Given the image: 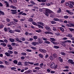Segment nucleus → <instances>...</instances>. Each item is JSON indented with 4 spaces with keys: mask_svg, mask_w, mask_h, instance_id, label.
<instances>
[{
    "mask_svg": "<svg viewBox=\"0 0 74 74\" xmlns=\"http://www.w3.org/2000/svg\"><path fill=\"white\" fill-rule=\"evenodd\" d=\"M9 32L10 33H14V32L10 30L9 31Z\"/></svg>",
    "mask_w": 74,
    "mask_h": 74,
    "instance_id": "nucleus-56",
    "label": "nucleus"
},
{
    "mask_svg": "<svg viewBox=\"0 0 74 74\" xmlns=\"http://www.w3.org/2000/svg\"><path fill=\"white\" fill-rule=\"evenodd\" d=\"M21 55H22L26 56V53H21Z\"/></svg>",
    "mask_w": 74,
    "mask_h": 74,
    "instance_id": "nucleus-33",
    "label": "nucleus"
},
{
    "mask_svg": "<svg viewBox=\"0 0 74 74\" xmlns=\"http://www.w3.org/2000/svg\"><path fill=\"white\" fill-rule=\"evenodd\" d=\"M30 71H25L24 73H25V74H29V73H30Z\"/></svg>",
    "mask_w": 74,
    "mask_h": 74,
    "instance_id": "nucleus-17",
    "label": "nucleus"
},
{
    "mask_svg": "<svg viewBox=\"0 0 74 74\" xmlns=\"http://www.w3.org/2000/svg\"><path fill=\"white\" fill-rule=\"evenodd\" d=\"M0 14H1L2 15H5V14H4V13L2 11L0 10Z\"/></svg>",
    "mask_w": 74,
    "mask_h": 74,
    "instance_id": "nucleus-15",
    "label": "nucleus"
},
{
    "mask_svg": "<svg viewBox=\"0 0 74 74\" xmlns=\"http://www.w3.org/2000/svg\"><path fill=\"white\" fill-rule=\"evenodd\" d=\"M69 18V16H64V18H65V19H67Z\"/></svg>",
    "mask_w": 74,
    "mask_h": 74,
    "instance_id": "nucleus-48",
    "label": "nucleus"
},
{
    "mask_svg": "<svg viewBox=\"0 0 74 74\" xmlns=\"http://www.w3.org/2000/svg\"><path fill=\"white\" fill-rule=\"evenodd\" d=\"M11 11H12L11 13L12 14H17V11L16 10H11Z\"/></svg>",
    "mask_w": 74,
    "mask_h": 74,
    "instance_id": "nucleus-5",
    "label": "nucleus"
},
{
    "mask_svg": "<svg viewBox=\"0 0 74 74\" xmlns=\"http://www.w3.org/2000/svg\"><path fill=\"white\" fill-rule=\"evenodd\" d=\"M8 52L9 54H12V53H13V51L10 50H8Z\"/></svg>",
    "mask_w": 74,
    "mask_h": 74,
    "instance_id": "nucleus-14",
    "label": "nucleus"
},
{
    "mask_svg": "<svg viewBox=\"0 0 74 74\" xmlns=\"http://www.w3.org/2000/svg\"><path fill=\"white\" fill-rule=\"evenodd\" d=\"M45 43H46V44H51V42L47 41H45Z\"/></svg>",
    "mask_w": 74,
    "mask_h": 74,
    "instance_id": "nucleus-30",
    "label": "nucleus"
},
{
    "mask_svg": "<svg viewBox=\"0 0 74 74\" xmlns=\"http://www.w3.org/2000/svg\"><path fill=\"white\" fill-rule=\"evenodd\" d=\"M62 45H63V46L64 47H66V44H65V43H63L62 44Z\"/></svg>",
    "mask_w": 74,
    "mask_h": 74,
    "instance_id": "nucleus-58",
    "label": "nucleus"
},
{
    "mask_svg": "<svg viewBox=\"0 0 74 74\" xmlns=\"http://www.w3.org/2000/svg\"><path fill=\"white\" fill-rule=\"evenodd\" d=\"M34 66H39V63H35L34 64Z\"/></svg>",
    "mask_w": 74,
    "mask_h": 74,
    "instance_id": "nucleus-36",
    "label": "nucleus"
},
{
    "mask_svg": "<svg viewBox=\"0 0 74 74\" xmlns=\"http://www.w3.org/2000/svg\"><path fill=\"white\" fill-rule=\"evenodd\" d=\"M54 48H56V49H57L59 48V47L57 46H54Z\"/></svg>",
    "mask_w": 74,
    "mask_h": 74,
    "instance_id": "nucleus-32",
    "label": "nucleus"
},
{
    "mask_svg": "<svg viewBox=\"0 0 74 74\" xmlns=\"http://www.w3.org/2000/svg\"><path fill=\"white\" fill-rule=\"evenodd\" d=\"M29 22H33V19L32 18H29Z\"/></svg>",
    "mask_w": 74,
    "mask_h": 74,
    "instance_id": "nucleus-25",
    "label": "nucleus"
},
{
    "mask_svg": "<svg viewBox=\"0 0 74 74\" xmlns=\"http://www.w3.org/2000/svg\"><path fill=\"white\" fill-rule=\"evenodd\" d=\"M26 51L27 52H32V51L31 50L29 49H27Z\"/></svg>",
    "mask_w": 74,
    "mask_h": 74,
    "instance_id": "nucleus-45",
    "label": "nucleus"
},
{
    "mask_svg": "<svg viewBox=\"0 0 74 74\" xmlns=\"http://www.w3.org/2000/svg\"><path fill=\"white\" fill-rule=\"evenodd\" d=\"M35 69H36V70H40V68L38 67H36L35 68Z\"/></svg>",
    "mask_w": 74,
    "mask_h": 74,
    "instance_id": "nucleus-53",
    "label": "nucleus"
},
{
    "mask_svg": "<svg viewBox=\"0 0 74 74\" xmlns=\"http://www.w3.org/2000/svg\"><path fill=\"white\" fill-rule=\"evenodd\" d=\"M11 25H16V23L14 22V21H11L10 22Z\"/></svg>",
    "mask_w": 74,
    "mask_h": 74,
    "instance_id": "nucleus-8",
    "label": "nucleus"
},
{
    "mask_svg": "<svg viewBox=\"0 0 74 74\" xmlns=\"http://www.w3.org/2000/svg\"><path fill=\"white\" fill-rule=\"evenodd\" d=\"M53 56L54 58H56L58 56V55H57V54H56L54 53L53 54Z\"/></svg>",
    "mask_w": 74,
    "mask_h": 74,
    "instance_id": "nucleus-22",
    "label": "nucleus"
},
{
    "mask_svg": "<svg viewBox=\"0 0 74 74\" xmlns=\"http://www.w3.org/2000/svg\"><path fill=\"white\" fill-rule=\"evenodd\" d=\"M21 64H22V62H18L17 64L18 66H20V65H21Z\"/></svg>",
    "mask_w": 74,
    "mask_h": 74,
    "instance_id": "nucleus-49",
    "label": "nucleus"
},
{
    "mask_svg": "<svg viewBox=\"0 0 74 74\" xmlns=\"http://www.w3.org/2000/svg\"><path fill=\"white\" fill-rule=\"evenodd\" d=\"M63 71H69V70L68 69L64 70Z\"/></svg>",
    "mask_w": 74,
    "mask_h": 74,
    "instance_id": "nucleus-63",
    "label": "nucleus"
},
{
    "mask_svg": "<svg viewBox=\"0 0 74 74\" xmlns=\"http://www.w3.org/2000/svg\"><path fill=\"white\" fill-rule=\"evenodd\" d=\"M68 62L69 64L70 63L72 64H74V62H73V60H72L69 59L68 60Z\"/></svg>",
    "mask_w": 74,
    "mask_h": 74,
    "instance_id": "nucleus-3",
    "label": "nucleus"
},
{
    "mask_svg": "<svg viewBox=\"0 0 74 74\" xmlns=\"http://www.w3.org/2000/svg\"><path fill=\"white\" fill-rule=\"evenodd\" d=\"M4 30L5 32H7V28L5 27L4 29Z\"/></svg>",
    "mask_w": 74,
    "mask_h": 74,
    "instance_id": "nucleus-43",
    "label": "nucleus"
},
{
    "mask_svg": "<svg viewBox=\"0 0 74 74\" xmlns=\"http://www.w3.org/2000/svg\"><path fill=\"white\" fill-rule=\"evenodd\" d=\"M14 31V32H18V33H20V32H21V30H20L19 29H15Z\"/></svg>",
    "mask_w": 74,
    "mask_h": 74,
    "instance_id": "nucleus-20",
    "label": "nucleus"
},
{
    "mask_svg": "<svg viewBox=\"0 0 74 74\" xmlns=\"http://www.w3.org/2000/svg\"><path fill=\"white\" fill-rule=\"evenodd\" d=\"M28 63L29 64H34V63L31 62H28Z\"/></svg>",
    "mask_w": 74,
    "mask_h": 74,
    "instance_id": "nucleus-46",
    "label": "nucleus"
},
{
    "mask_svg": "<svg viewBox=\"0 0 74 74\" xmlns=\"http://www.w3.org/2000/svg\"><path fill=\"white\" fill-rule=\"evenodd\" d=\"M11 8H13V9H16V7H15V6H14L13 5L11 6Z\"/></svg>",
    "mask_w": 74,
    "mask_h": 74,
    "instance_id": "nucleus-19",
    "label": "nucleus"
},
{
    "mask_svg": "<svg viewBox=\"0 0 74 74\" xmlns=\"http://www.w3.org/2000/svg\"><path fill=\"white\" fill-rule=\"evenodd\" d=\"M38 41L40 44H41L42 43V40L40 39L39 38H38Z\"/></svg>",
    "mask_w": 74,
    "mask_h": 74,
    "instance_id": "nucleus-7",
    "label": "nucleus"
},
{
    "mask_svg": "<svg viewBox=\"0 0 74 74\" xmlns=\"http://www.w3.org/2000/svg\"><path fill=\"white\" fill-rule=\"evenodd\" d=\"M4 27V25H0V29L1 28H3Z\"/></svg>",
    "mask_w": 74,
    "mask_h": 74,
    "instance_id": "nucleus-42",
    "label": "nucleus"
},
{
    "mask_svg": "<svg viewBox=\"0 0 74 74\" xmlns=\"http://www.w3.org/2000/svg\"><path fill=\"white\" fill-rule=\"evenodd\" d=\"M43 65H44V64H43V63L40 64V67H42V66H43Z\"/></svg>",
    "mask_w": 74,
    "mask_h": 74,
    "instance_id": "nucleus-57",
    "label": "nucleus"
},
{
    "mask_svg": "<svg viewBox=\"0 0 74 74\" xmlns=\"http://www.w3.org/2000/svg\"><path fill=\"white\" fill-rule=\"evenodd\" d=\"M9 49L10 50H12V46H11V47H9Z\"/></svg>",
    "mask_w": 74,
    "mask_h": 74,
    "instance_id": "nucleus-55",
    "label": "nucleus"
},
{
    "mask_svg": "<svg viewBox=\"0 0 74 74\" xmlns=\"http://www.w3.org/2000/svg\"><path fill=\"white\" fill-rule=\"evenodd\" d=\"M71 26H72L73 27H74V24H70V27Z\"/></svg>",
    "mask_w": 74,
    "mask_h": 74,
    "instance_id": "nucleus-59",
    "label": "nucleus"
},
{
    "mask_svg": "<svg viewBox=\"0 0 74 74\" xmlns=\"http://www.w3.org/2000/svg\"><path fill=\"white\" fill-rule=\"evenodd\" d=\"M33 38H34V40H36V39H37V36H34L33 37Z\"/></svg>",
    "mask_w": 74,
    "mask_h": 74,
    "instance_id": "nucleus-34",
    "label": "nucleus"
},
{
    "mask_svg": "<svg viewBox=\"0 0 74 74\" xmlns=\"http://www.w3.org/2000/svg\"><path fill=\"white\" fill-rule=\"evenodd\" d=\"M22 41H25V38H23L22 39Z\"/></svg>",
    "mask_w": 74,
    "mask_h": 74,
    "instance_id": "nucleus-62",
    "label": "nucleus"
},
{
    "mask_svg": "<svg viewBox=\"0 0 74 74\" xmlns=\"http://www.w3.org/2000/svg\"><path fill=\"white\" fill-rule=\"evenodd\" d=\"M9 40L11 42H13L15 41V40L11 38H9Z\"/></svg>",
    "mask_w": 74,
    "mask_h": 74,
    "instance_id": "nucleus-13",
    "label": "nucleus"
},
{
    "mask_svg": "<svg viewBox=\"0 0 74 74\" xmlns=\"http://www.w3.org/2000/svg\"><path fill=\"white\" fill-rule=\"evenodd\" d=\"M31 48L33 49L34 50H36V48L33 47H31Z\"/></svg>",
    "mask_w": 74,
    "mask_h": 74,
    "instance_id": "nucleus-44",
    "label": "nucleus"
},
{
    "mask_svg": "<svg viewBox=\"0 0 74 74\" xmlns=\"http://www.w3.org/2000/svg\"><path fill=\"white\" fill-rule=\"evenodd\" d=\"M11 45L13 46H15V45H16V43H12L11 44Z\"/></svg>",
    "mask_w": 74,
    "mask_h": 74,
    "instance_id": "nucleus-40",
    "label": "nucleus"
},
{
    "mask_svg": "<svg viewBox=\"0 0 74 74\" xmlns=\"http://www.w3.org/2000/svg\"><path fill=\"white\" fill-rule=\"evenodd\" d=\"M5 64L6 65H9V63H8V62L7 61H5Z\"/></svg>",
    "mask_w": 74,
    "mask_h": 74,
    "instance_id": "nucleus-27",
    "label": "nucleus"
},
{
    "mask_svg": "<svg viewBox=\"0 0 74 74\" xmlns=\"http://www.w3.org/2000/svg\"><path fill=\"white\" fill-rule=\"evenodd\" d=\"M5 55H6V56H10V54L9 53H8V52H6L5 53Z\"/></svg>",
    "mask_w": 74,
    "mask_h": 74,
    "instance_id": "nucleus-12",
    "label": "nucleus"
},
{
    "mask_svg": "<svg viewBox=\"0 0 74 74\" xmlns=\"http://www.w3.org/2000/svg\"><path fill=\"white\" fill-rule=\"evenodd\" d=\"M65 4L66 6H69V5H69V7H70V8H73V5H74V2H69V3H66Z\"/></svg>",
    "mask_w": 74,
    "mask_h": 74,
    "instance_id": "nucleus-1",
    "label": "nucleus"
},
{
    "mask_svg": "<svg viewBox=\"0 0 74 74\" xmlns=\"http://www.w3.org/2000/svg\"><path fill=\"white\" fill-rule=\"evenodd\" d=\"M50 59L51 60H53V57H52V56H50Z\"/></svg>",
    "mask_w": 74,
    "mask_h": 74,
    "instance_id": "nucleus-51",
    "label": "nucleus"
},
{
    "mask_svg": "<svg viewBox=\"0 0 74 74\" xmlns=\"http://www.w3.org/2000/svg\"><path fill=\"white\" fill-rule=\"evenodd\" d=\"M38 27L39 28H42V29H43L44 28V27L40 25L39 27Z\"/></svg>",
    "mask_w": 74,
    "mask_h": 74,
    "instance_id": "nucleus-52",
    "label": "nucleus"
},
{
    "mask_svg": "<svg viewBox=\"0 0 74 74\" xmlns=\"http://www.w3.org/2000/svg\"><path fill=\"white\" fill-rule=\"evenodd\" d=\"M45 29L47 30H48V31H51V29L48 26H46L45 27Z\"/></svg>",
    "mask_w": 74,
    "mask_h": 74,
    "instance_id": "nucleus-6",
    "label": "nucleus"
},
{
    "mask_svg": "<svg viewBox=\"0 0 74 74\" xmlns=\"http://www.w3.org/2000/svg\"><path fill=\"white\" fill-rule=\"evenodd\" d=\"M36 32H38V33H40L41 32V29H39V30H36Z\"/></svg>",
    "mask_w": 74,
    "mask_h": 74,
    "instance_id": "nucleus-28",
    "label": "nucleus"
},
{
    "mask_svg": "<svg viewBox=\"0 0 74 74\" xmlns=\"http://www.w3.org/2000/svg\"><path fill=\"white\" fill-rule=\"evenodd\" d=\"M16 68L15 67H12L11 68V69L12 70H15L16 69Z\"/></svg>",
    "mask_w": 74,
    "mask_h": 74,
    "instance_id": "nucleus-31",
    "label": "nucleus"
},
{
    "mask_svg": "<svg viewBox=\"0 0 74 74\" xmlns=\"http://www.w3.org/2000/svg\"><path fill=\"white\" fill-rule=\"evenodd\" d=\"M13 63L15 64H17L18 63V61L16 60H15L13 61Z\"/></svg>",
    "mask_w": 74,
    "mask_h": 74,
    "instance_id": "nucleus-29",
    "label": "nucleus"
},
{
    "mask_svg": "<svg viewBox=\"0 0 74 74\" xmlns=\"http://www.w3.org/2000/svg\"><path fill=\"white\" fill-rule=\"evenodd\" d=\"M38 24H39V25H40L41 26H44V23L42 22H38L37 23Z\"/></svg>",
    "mask_w": 74,
    "mask_h": 74,
    "instance_id": "nucleus-9",
    "label": "nucleus"
},
{
    "mask_svg": "<svg viewBox=\"0 0 74 74\" xmlns=\"http://www.w3.org/2000/svg\"><path fill=\"white\" fill-rule=\"evenodd\" d=\"M32 23L33 25H36V23H35L34 22H32Z\"/></svg>",
    "mask_w": 74,
    "mask_h": 74,
    "instance_id": "nucleus-54",
    "label": "nucleus"
},
{
    "mask_svg": "<svg viewBox=\"0 0 74 74\" xmlns=\"http://www.w3.org/2000/svg\"><path fill=\"white\" fill-rule=\"evenodd\" d=\"M53 21H59V19L58 18H54L53 19Z\"/></svg>",
    "mask_w": 74,
    "mask_h": 74,
    "instance_id": "nucleus-18",
    "label": "nucleus"
},
{
    "mask_svg": "<svg viewBox=\"0 0 74 74\" xmlns=\"http://www.w3.org/2000/svg\"><path fill=\"white\" fill-rule=\"evenodd\" d=\"M66 26L68 27H70V24H67L66 25Z\"/></svg>",
    "mask_w": 74,
    "mask_h": 74,
    "instance_id": "nucleus-64",
    "label": "nucleus"
},
{
    "mask_svg": "<svg viewBox=\"0 0 74 74\" xmlns=\"http://www.w3.org/2000/svg\"><path fill=\"white\" fill-rule=\"evenodd\" d=\"M39 51L40 52H42V53H46V52H47V51H46L45 50L42 49H39Z\"/></svg>",
    "mask_w": 74,
    "mask_h": 74,
    "instance_id": "nucleus-4",
    "label": "nucleus"
},
{
    "mask_svg": "<svg viewBox=\"0 0 74 74\" xmlns=\"http://www.w3.org/2000/svg\"><path fill=\"white\" fill-rule=\"evenodd\" d=\"M50 39L51 40V42H54V41H55V39L54 38H51Z\"/></svg>",
    "mask_w": 74,
    "mask_h": 74,
    "instance_id": "nucleus-11",
    "label": "nucleus"
},
{
    "mask_svg": "<svg viewBox=\"0 0 74 74\" xmlns=\"http://www.w3.org/2000/svg\"><path fill=\"white\" fill-rule=\"evenodd\" d=\"M55 65L54 64H51L50 65V67L51 68V69H53V68H54V67H55Z\"/></svg>",
    "mask_w": 74,
    "mask_h": 74,
    "instance_id": "nucleus-10",
    "label": "nucleus"
},
{
    "mask_svg": "<svg viewBox=\"0 0 74 74\" xmlns=\"http://www.w3.org/2000/svg\"><path fill=\"white\" fill-rule=\"evenodd\" d=\"M13 21H14L16 22H18V21L16 19H13Z\"/></svg>",
    "mask_w": 74,
    "mask_h": 74,
    "instance_id": "nucleus-37",
    "label": "nucleus"
},
{
    "mask_svg": "<svg viewBox=\"0 0 74 74\" xmlns=\"http://www.w3.org/2000/svg\"><path fill=\"white\" fill-rule=\"evenodd\" d=\"M46 5H47L48 6H49V5H51V4L49 3H46Z\"/></svg>",
    "mask_w": 74,
    "mask_h": 74,
    "instance_id": "nucleus-61",
    "label": "nucleus"
},
{
    "mask_svg": "<svg viewBox=\"0 0 74 74\" xmlns=\"http://www.w3.org/2000/svg\"><path fill=\"white\" fill-rule=\"evenodd\" d=\"M68 36L69 37H70V38H71L73 37V36L71 34H68Z\"/></svg>",
    "mask_w": 74,
    "mask_h": 74,
    "instance_id": "nucleus-24",
    "label": "nucleus"
},
{
    "mask_svg": "<svg viewBox=\"0 0 74 74\" xmlns=\"http://www.w3.org/2000/svg\"><path fill=\"white\" fill-rule=\"evenodd\" d=\"M59 58L60 59V62L62 63V62H63V60L62 58H61V57H60Z\"/></svg>",
    "mask_w": 74,
    "mask_h": 74,
    "instance_id": "nucleus-38",
    "label": "nucleus"
},
{
    "mask_svg": "<svg viewBox=\"0 0 74 74\" xmlns=\"http://www.w3.org/2000/svg\"><path fill=\"white\" fill-rule=\"evenodd\" d=\"M45 34H51V32H49L47 31L46 32H45Z\"/></svg>",
    "mask_w": 74,
    "mask_h": 74,
    "instance_id": "nucleus-26",
    "label": "nucleus"
},
{
    "mask_svg": "<svg viewBox=\"0 0 74 74\" xmlns=\"http://www.w3.org/2000/svg\"><path fill=\"white\" fill-rule=\"evenodd\" d=\"M39 56L40 58H42L43 57V55L41 53L39 54Z\"/></svg>",
    "mask_w": 74,
    "mask_h": 74,
    "instance_id": "nucleus-16",
    "label": "nucleus"
},
{
    "mask_svg": "<svg viewBox=\"0 0 74 74\" xmlns=\"http://www.w3.org/2000/svg\"><path fill=\"white\" fill-rule=\"evenodd\" d=\"M51 23L52 24H56V22L54 21H51Z\"/></svg>",
    "mask_w": 74,
    "mask_h": 74,
    "instance_id": "nucleus-23",
    "label": "nucleus"
},
{
    "mask_svg": "<svg viewBox=\"0 0 74 74\" xmlns=\"http://www.w3.org/2000/svg\"><path fill=\"white\" fill-rule=\"evenodd\" d=\"M6 21L7 22H10V19L8 18H6Z\"/></svg>",
    "mask_w": 74,
    "mask_h": 74,
    "instance_id": "nucleus-39",
    "label": "nucleus"
},
{
    "mask_svg": "<svg viewBox=\"0 0 74 74\" xmlns=\"http://www.w3.org/2000/svg\"><path fill=\"white\" fill-rule=\"evenodd\" d=\"M53 30L54 31H56V27H53Z\"/></svg>",
    "mask_w": 74,
    "mask_h": 74,
    "instance_id": "nucleus-47",
    "label": "nucleus"
},
{
    "mask_svg": "<svg viewBox=\"0 0 74 74\" xmlns=\"http://www.w3.org/2000/svg\"><path fill=\"white\" fill-rule=\"evenodd\" d=\"M51 11H50L49 10H47L45 13V15H46V16H49L48 13L50 14V13H51Z\"/></svg>",
    "mask_w": 74,
    "mask_h": 74,
    "instance_id": "nucleus-2",
    "label": "nucleus"
},
{
    "mask_svg": "<svg viewBox=\"0 0 74 74\" xmlns=\"http://www.w3.org/2000/svg\"><path fill=\"white\" fill-rule=\"evenodd\" d=\"M7 45L4 43H3V47H5L6 46V45Z\"/></svg>",
    "mask_w": 74,
    "mask_h": 74,
    "instance_id": "nucleus-60",
    "label": "nucleus"
},
{
    "mask_svg": "<svg viewBox=\"0 0 74 74\" xmlns=\"http://www.w3.org/2000/svg\"><path fill=\"white\" fill-rule=\"evenodd\" d=\"M60 29L61 30V31H62V32H64V28L61 27L60 28Z\"/></svg>",
    "mask_w": 74,
    "mask_h": 74,
    "instance_id": "nucleus-21",
    "label": "nucleus"
},
{
    "mask_svg": "<svg viewBox=\"0 0 74 74\" xmlns=\"http://www.w3.org/2000/svg\"><path fill=\"white\" fill-rule=\"evenodd\" d=\"M70 31H71V32H73V31H74V29H72V28H69V29Z\"/></svg>",
    "mask_w": 74,
    "mask_h": 74,
    "instance_id": "nucleus-41",
    "label": "nucleus"
},
{
    "mask_svg": "<svg viewBox=\"0 0 74 74\" xmlns=\"http://www.w3.org/2000/svg\"><path fill=\"white\" fill-rule=\"evenodd\" d=\"M41 2H43L45 3V2H46L47 1V0H41Z\"/></svg>",
    "mask_w": 74,
    "mask_h": 74,
    "instance_id": "nucleus-50",
    "label": "nucleus"
},
{
    "mask_svg": "<svg viewBox=\"0 0 74 74\" xmlns=\"http://www.w3.org/2000/svg\"><path fill=\"white\" fill-rule=\"evenodd\" d=\"M32 45H34V46H35V45H36V43L35 42H32Z\"/></svg>",
    "mask_w": 74,
    "mask_h": 74,
    "instance_id": "nucleus-35",
    "label": "nucleus"
}]
</instances>
